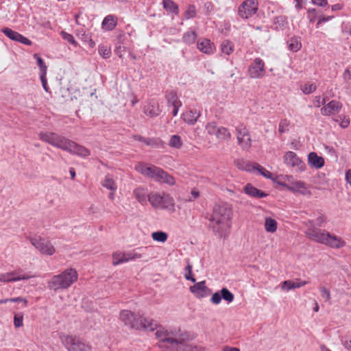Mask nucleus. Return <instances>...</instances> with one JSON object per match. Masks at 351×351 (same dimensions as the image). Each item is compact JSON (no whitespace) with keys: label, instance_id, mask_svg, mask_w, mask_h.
<instances>
[{"label":"nucleus","instance_id":"1","mask_svg":"<svg viewBox=\"0 0 351 351\" xmlns=\"http://www.w3.org/2000/svg\"><path fill=\"white\" fill-rule=\"evenodd\" d=\"M39 138L51 145L80 157H86L90 154L85 147L55 132L45 131L38 134Z\"/></svg>","mask_w":351,"mask_h":351},{"label":"nucleus","instance_id":"2","mask_svg":"<svg viewBox=\"0 0 351 351\" xmlns=\"http://www.w3.org/2000/svg\"><path fill=\"white\" fill-rule=\"evenodd\" d=\"M304 225L306 228L305 234L310 240L336 249L346 245V242L341 237L318 228L314 220H308Z\"/></svg>","mask_w":351,"mask_h":351},{"label":"nucleus","instance_id":"3","mask_svg":"<svg viewBox=\"0 0 351 351\" xmlns=\"http://www.w3.org/2000/svg\"><path fill=\"white\" fill-rule=\"evenodd\" d=\"M156 337L160 340L159 346L170 349L172 351H205L202 346L190 344L182 338H176L162 328L156 330Z\"/></svg>","mask_w":351,"mask_h":351},{"label":"nucleus","instance_id":"4","mask_svg":"<svg viewBox=\"0 0 351 351\" xmlns=\"http://www.w3.org/2000/svg\"><path fill=\"white\" fill-rule=\"evenodd\" d=\"M231 208L226 205H215L210 224L213 232L221 237H226L231 226Z\"/></svg>","mask_w":351,"mask_h":351},{"label":"nucleus","instance_id":"5","mask_svg":"<svg viewBox=\"0 0 351 351\" xmlns=\"http://www.w3.org/2000/svg\"><path fill=\"white\" fill-rule=\"evenodd\" d=\"M119 318L125 326L137 330L154 331L160 328L156 321L136 315L128 310L121 311Z\"/></svg>","mask_w":351,"mask_h":351},{"label":"nucleus","instance_id":"6","mask_svg":"<svg viewBox=\"0 0 351 351\" xmlns=\"http://www.w3.org/2000/svg\"><path fill=\"white\" fill-rule=\"evenodd\" d=\"M77 277L75 269H66L60 274L52 276L47 282V287L54 291L66 289L77 281Z\"/></svg>","mask_w":351,"mask_h":351},{"label":"nucleus","instance_id":"7","mask_svg":"<svg viewBox=\"0 0 351 351\" xmlns=\"http://www.w3.org/2000/svg\"><path fill=\"white\" fill-rule=\"evenodd\" d=\"M148 201L154 208L175 210V202L172 197L165 193L152 192L148 195Z\"/></svg>","mask_w":351,"mask_h":351},{"label":"nucleus","instance_id":"8","mask_svg":"<svg viewBox=\"0 0 351 351\" xmlns=\"http://www.w3.org/2000/svg\"><path fill=\"white\" fill-rule=\"evenodd\" d=\"M61 340L68 351H92L91 347L77 337L64 335Z\"/></svg>","mask_w":351,"mask_h":351},{"label":"nucleus","instance_id":"9","mask_svg":"<svg viewBox=\"0 0 351 351\" xmlns=\"http://www.w3.org/2000/svg\"><path fill=\"white\" fill-rule=\"evenodd\" d=\"M235 132L238 145L243 151H249L252 141L249 130L245 125L241 123L235 127Z\"/></svg>","mask_w":351,"mask_h":351},{"label":"nucleus","instance_id":"10","mask_svg":"<svg viewBox=\"0 0 351 351\" xmlns=\"http://www.w3.org/2000/svg\"><path fill=\"white\" fill-rule=\"evenodd\" d=\"M206 131L208 134L215 135L221 141H228L232 138V134L227 128L217 127V123L214 121L206 124Z\"/></svg>","mask_w":351,"mask_h":351},{"label":"nucleus","instance_id":"11","mask_svg":"<svg viewBox=\"0 0 351 351\" xmlns=\"http://www.w3.org/2000/svg\"><path fill=\"white\" fill-rule=\"evenodd\" d=\"M258 9L257 0H245L239 7L238 15L243 19H247L254 15Z\"/></svg>","mask_w":351,"mask_h":351},{"label":"nucleus","instance_id":"12","mask_svg":"<svg viewBox=\"0 0 351 351\" xmlns=\"http://www.w3.org/2000/svg\"><path fill=\"white\" fill-rule=\"evenodd\" d=\"M29 241L32 245L43 254L51 256L56 252L55 247L50 241L40 237L30 238Z\"/></svg>","mask_w":351,"mask_h":351},{"label":"nucleus","instance_id":"13","mask_svg":"<svg viewBox=\"0 0 351 351\" xmlns=\"http://www.w3.org/2000/svg\"><path fill=\"white\" fill-rule=\"evenodd\" d=\"M135 169L144 176L156 181L157 177L160 176L159 173H160L162 169L155 165H149L145 163L140 162L135 166Z\"/></svg>","mask_w":351,"mask_h":351},{"label":"nucleus","instance_id":"14","mask_svg":"<svg viewBox=\"0 0 351 351\" xmlns=\"http://www.w3.org/2000/svg\"><path fill=\"white\" fill-rule=\"evenodd\" d=\"M284 162L287 166L296 168L300 172H302L306 169L305 163L293 152L289 151L285 153Z\"/></svg>","mask_w":351,"mask_h":351},{"label":"nucleus","instance_id":"15","mask_svg":"<svg viewBox=\"0 0 351 351\" xmlns=\"http://www.w3.org/2000/svg\"><path fill=\"white\" fill-rule=\"evenodd\" d=\"M265 73L264 62L260 58H256L249 66V75L252 78H261L264 76Z\"/></svg>","mask_w":351,"mask_h":351},{"label":"nucleus","instance_id":"16","mask_svg":"<svg viewBox=\"0 0 351 351\" xmlns=\"http://www.w3.org/2000/svg\"><path fill=\"white\" fill-rule=\"evenodd\" d=\"M35 276L29 274H21L20 271H12L10 272L0 274V282L8 283L12 282H16L23 280H27Z\"/></svg>","mask_w":351,"mask_h":351},{"label":"nucleus","instance_id":"17","mask_svg":"<svg viewBox=\"0 0 351 351\" xmlns=\"http://www.w3.org/2000/svg\"><path fill=\"white\" fill-rule=\"evenodd\" d=\"M342 108L341 102L332 100L321 108V114L324 116H330L337 114Z\"/></svg>","mask_w":351,"mask_h":351},{"label":"nucleus","instance_id":"18","mask_svg":"<svg viewBox=\"0 0 351 351\" xmlns=\"http://www.w3.org/2000/svg\"><path fill=\"white\" fill-rule=\"evenodd\" d=\"M190 291L198 298H204L210 294L211 290L206 286L204 280L199 282L190 287Z\"/></svg>","mask_w":351,"mask_h":351},{"label":"nucleus","instance_id":"19","mask_svg":"<svg viewBox=\"0 0 351 351\" xmlns=\"http://www.w3.org/2000/svg\"><path fill=\"white\" fill-rule=\"evenodd\" d=\"M197 47L202 53L211 55L215 51V46L213 43L208 38H200L197 42Z\"/></svg>","mask_w":351,"mask_h":351},{"label":"nucleus","instance_id":"20","mask_svg":"<svg viewBox=\"0 0 351 351\" xmlns=\"http://www.w3.org/2000/svg\"><path fill=\"white\" fill-rule=\"evenodd\" d=\"M143 112L150 117H155L160 114L161 110L158 103L154 99H151L144 106Z\"/></svg>","mask_w":351,"mask_h":351},{"label":"nucleus","instance_id":"21","mask_svg":"<svg viewBox=\"0 0 351 351\" xmlns=\"http://www.w3.org/2000/svg\"><path fill=\"white\" fill-rule=\"evenodd\" d=\"M200 115L201 113L199 111L197 110H190L184 112L182 114V118L183 121L188 124L194 125L197 122Z\"/></svg>","mask_w":351,"mask_h":351},{"label":"nucleus","instance_id":"22","mask_svg":"<svg viewBox=\"0 0 351 351\" xmlns=\"http://www.w3.org/2000/svg\"><path fill=\"white\" fill-rule=\"evenodd\" d=\"M308 165L315 169H320L324 165V159L319 156L315 152H311L308 155Z\"/></svg>","mask_w":351,"mask_h":351},{"label":"nucleus","instance_id":"23","mask_svg":"<svg viewBox=\"0 0 351 351\" xmlns=\"http://www.w3.org/2000/svg\"><path fill=\"white\" fill-rule=\"evenodd\" d=\"M132 138H133V139H134L136 141L143 142L146 145H148V146H150V147H154V148L160 147L162 145V141L160 140L159 138H145V137L141 136L138 134L134 135L132 136Z\"/></svg>","mask_w":351,"mask_h":351},{"label":"nucleus","instance_id":"24","mask_svg":"<svg viewBox=\"0 0 351 351\" xmlns=\"http://www.w3.org/2000/svg\"><path fill=\"white\" fill-rule=\"evenodd\" d=\"M243 191L247 195L253 197L262 198L267 196V193L253 186L251 184H246Z\"/></svg>","mask_w":351,"mask_h":351},{"label":"nucleus","instance_id":"25","mask_svg":"<svg viewBox=\"0 0 351 351\" xmlns=\"http://www.w3.org/2000/svg\"><path fill=\"white\" fill-rule=\"evenodd\" d=\"M133 194L141 204L145 205L147 204L149 194L146 189L143 187H138L134 190Z\"/></svg>","mask_w":351,"mask_h":351},{"label":"nucleus","instance_id":"26","mask_svg":"<svg viewBox=\"0 0 351 351\" xmlns=\"http://www.w3.org/2000/svg\"><path fill=\"white\" fill-rule=\"evenodd\" d=\"M117 24V17L110 14L106 16L101 23L102 28L107 31H111L114 29Z\"/></svg>","mask_w":351,"mask_h":351},{"label":"nucleus","instance_id":"27","mask_svg":"<svg viewBox=\"0 0 351 351\" xmlns=\"http://www.w3.org/2000/svg\"><path fill=\"white\" fill-rule=\"evenodd\" d=\"M308 283V281L297 280V281L285 280L282 282L281 288L284 290L289 291L293 289L300 288Z\"/></svg>","mask_w":351,"mask_h":351},{"label":"nucleus","instance_id":"28","mask_svg":"<svg viewBox=\"0 0 351 351\" xmlns=\"http://www.w3.org/2000/svg\"><path fill=\"white\" fill-rule=\"evenodd\" d=\"M142 248L139 247L128 252H123L124 260H119L118 263H127L130 261H134L142 258V254L138 252Z\"/></svg>","mask_w":351,"mask_h":351},{"label":"nucleus","instance_id":"29","mask_svg":"<svg viewBox=\"0 0 351 351\" xmlns=\"http://www.w3.org/2000/svg\"><path fill=\"white\" fill-rule=\"evenodd\" d=\"M159 176L157 177L156 182L160 183H165L169 185H174L176 183L174 178L169 174L167 172L165 171L163 169L160 170V173H159Z\"/></svg>","mask_w":351,"mask_h":351},{"label":"nucleus","instance_id":"30","mask_svg":"<svg viewBox=\"0 0 351 351\" xmlns=\"http://www.w3.org/2000/svg\"><path fill=\"white\" fill-rule=\"evenodd\" d=\"M166 99L168 106H182V103L177 96V93L174 90L166 92Z\"/></svg>","mask_w":351,"mask_h":351},{"label":"nucleus","instance_id":"31","mask_svg":"<svg viewBox=\"0 0 351 351\" xmlns=\"http://www.w3.org/2000/svg\"><path fill=\"white\" fill-rule=\"evenodd\" d=\"M287 189L290 191L299 192L302 195H306L307 193L305 183L302 181H295L292 182L291 185L287 186Z\"/></svg>","mask_w":351,"mask_h":351},{"label":"nucleus","instance_id":"32","mask_svg":"<svg viewBox=\"0 0 351 351\" xmlns=\"http://www.w3.org/2000/svg\"><path fill=\"white\" fill-rule=\"evenodd\" d=\"M197 34L195 30L189 29L184 32L182 36V42L186 45H192L195 43L197 39Z\"/></svg>","mask_w":351,"mask_h":351},{"label":"nucleus","instance_id":"33","mask_svg":"<svg viewBox=\"0 0 351 351\" xmlns=\"http://www.w3.org/2000/svg\"><path fill=\"white\" fill-rule=\"evenodd\" d=\"M162 5L164 9H165L167 12L173 13L176 15L178 14V7L172 0H163Z\"/></svg>","mask_w":351,"mask_h":351},{"label":"nucleus","instance_id":"34","mask_svg":"<svg viewBox=\"0 0 351 351\" xmlns=\"http://www.w3.org/2000/svg\"><path fill=\"white\" fill-rule=\"evenodd\" d=\"M101 184L104 187L110 190L111 191H114L117 189V186L114 183V181L112 177L109 174L105 176V178L103 180Z\"/></svg>","mask_w":351,"mask_h":351},{"label":"nucleus","instance_id":"35","mask_svg":"<svg viewBox=\"0 0 351 351\" xmlns=\"http://www.w3.org/2000/svg\"><path fill=\"white\" fill-rule=\"evenodd\" d=\"M265 229L268 232H274L277 229V222L271 217H267L265 221Z\"/></svg>","mask_w":351,"mask_h":351},{"label":"nucleus","instance_id":"36","mask_svg":"<svg viewBox=\"0 0 351 351\" xmlns=\"http://www.w3.org/2000/svg\"><path fill=\"white\" fill-rule=\"evenodd\" d=\"M221 51L226 55L231 54L234 51L233 43L229 40H223L221 45Z\"/></svg>","mask_w":351,"mask_h":351},{"label":"nucleus","instance_id":"37","mask_svg":"<svg viewBox=\"0 0 351 351\" xmlns=\"http://www.w3.org/2000/svg\"><path fill=\"white\" fill-rule=\"evenodd\" d=\"M289 43V49L290 51L296 52L301 49L302 44L298 38L293 37L291 38L288 42Z\"/></svg>","mask_w":351,"mask_h":351},{"label":"nucleus","instance_id":"38","mask_svg":"<svg viewBox=\"0 0 351 351\" xmlns=\"http://www.w3.org/2000/svg\"><path fill=\"white\" fill-rule=\"evenodd\" d=\"M243 169L247 171H252L256 170L260 174L263 176V173H265L266 169L263 168L262 166L258 164H246L245 167H243Z\"/></svg>","mask_w":351,"mask_h":351},{"label":"nucleus","instance_id":"39","mask_svg":"<svg viewBox=\"0 0 351 351\" xmlns=\"http://www.w3.org/2000/svg\"><path fill=\"white\" fill-rule=\"evenodd\" d=\"M220 292L221 295V299H223L228 303H231L232 302H233L234 299V294L232 292H230L227 288H222Z\"/></svg>","mask_w":351,"mask_h":351},{"label":"nucleus","instance_id":"40","mask_svg":"<svg viewBox=\"0 0 351 351\" xmlns=\"http://www.w3.org/2000/svg\"><path fill=\"white\" fill-rule=\"evenodd\" d=\"M152 237L156 241L164 243L167 241L168 235L165 232L157 231L152 233Z\"/></svg>","mask_w":351,"mask_h":351},{"label":"nucleus","instance_id":"41","mask_svg":"<svg viewBox=\"0 0 351 351\" xmlns=\"http://www.w3.org/2000/svg\"><path fill=\"white\" fill-rule=\"evenodd\" d=\"M34 58L40 68V73H47V66L45 65L43 58L38 53L34 54Z\"/></svg>","mask_w":351,"mask_h":351},{"label":"nucleus","instance_id":"42","mask_svg":"<svg viewBox=\"0 0 351 351\" xmlns=\"http://www.w3.org/2000/svg\"><path fill=\"white\" fill-rule=\"evenodd\" d=\"M169 145L174 148L181 147L182 143L180 136L178 135H173L170 138Z\"/></svg>","mask_w":351,"mask_h":351},{"label":"nucleus","instance_id":"43","mask_svg":"<svg viewBox=\"0 0 351 351\" xmlns=\"http://www.w3.org/2000/svg\"><path fill=\"white\" fill-rule=\"evenodd\" d=\"M98 51H99V53L104 58H108L111 55V50L107 46H104V45L99 46Z\"/></svg>","mask_w":351,"mask_h":351},{"label":"nucleus","instance_id":"44","mask_svg":"<svg viewBox=\"0 0 351 351\" xmlns=\"http://www.w3.org/2000/svg\"><path fill=\"white\" fill-rule=\"evenodd\" d=\"M196 16V9L195 5H189L184 13L186 19L194 18Z\"/></svg>","mask_w":351,"mask_h":351},{"label":"nucleus","instance_id":"45","mask_svg":"<svg viewBox=\"0 0 351 351\" xmlns=\"http://www.w3.org/2000/svg\"><path fill=\"white\" fill-rule=\"evenodd\" d=\"M62 38L66 41H68L69 43L74 46H77V43L75 41L74 37L71 34H69L66 32L62 31L60 33Z\"/></svg>","mask_w":351,"mask_h":351},{"label":"nucleus","instance_id":"46","mask_svg":"<svg viewBox=\"0 0 351 351\" xmlns=\"http://www.w3.org/2000/svg\"><path fill=\"white\" fill-rule=\"evenodd\" d=\"M14 325L19 328L23 325V315L22 313H16L14 317Z\"/></svg>","mask_w":351,"mask_h":351},{"label":"nucleus","instance_id":"47","mask_svg":"<svg viewBox=\"0 0 351 351\" xmlns=\"http://www.w3.org/2000/svg\"><path fill=\"white\" fill-rule=\"evenodd\" d=\"M317 88V86L315 84H304L302 88V92L306 94V95H308L310 93H312L313 92L315 91Z\"/></svg>","mask_w":351,"mask_h":351},{"label":"nucleus","instance_id":"48","mask_svg":"<svg viewBox=\"0 0 351 351\" xmlns=\"http://www.w3.org/2000/svg\"><path fill=\"white\" fill-rule=\"evenodd\" d=\"M327 217L322 213H319V215L314 220L317 228L323 226L324 223L326 222Z\"/></svg>","mask_w":351,"mask_h":351},{"label":"nucleus","instance_id":"49","mask_svg":"<svg viewBox=\"0 0 351 351\" xmlns=\"http://www.w3.org/2000/svg\"><path fill=\"white\" fill-rule=\"evenodd\" d=\"M289 124L290 123L287 119H285L281 120L280 122L279 123V132L280 134H283L285 132H287L288 130V127L289 126Z\"/></svg>","mask_w":351,"mask_h":351},{"label":"nucleus","instance_id":"50","mask_svg":"<svg viewBox=\"0 0 351 351\" xmlns=\"http://www.w3.org/2000/svg\"><path fill=\"white\" fill-rule=\"evenodd\" d=\"M319 291H320L322 297L325 299V301L330 302V298H331L330 291L328 289H326L325 287H320Z\"/></svg>","mask_w":351,"mask_h":351},{"label":"nucleus","instance_id":"51","mask_svg":"<svg viewBox=\"0 0 351 351\" xmlns=\"http://www.w3.org/2000/svg\"><path fill=\"white\" fill-rule=\"evenodd\" d=\"M112 258H113V262H112L113 265H118L122 264L123 263H118V261L124 260L123 252L114 253L112 255Z\"/></svg>","mask_w":351,"mask_h":351},{"label":"nucleus","instance_id":"52","mask_svg":"<svg viewBox=\"0 0 351 351\" xmlns=\"http://www.w3.org/2000/svg\"><path fill=\"white\" fill-rule=\"evenodd\" d=\"M1 32L8 36L10 40H12L14 37L18 33L17 32H15L12 30V29L9 27H4L1 29Z\"/></svg>","mask_w":351,"mask_h":351},{"label":"nucleus","instance_id":"53","mask_svg":"<svg viewBox=\"0 0 351 351\" xmlns=\"http://www.w3.org/2000/svg\"><path fill=\"white\" fill-rule=\"evenodd\" d=\"M77 34L78 37L84 41H88V40L92 41V40L90 39L88 34H87L86 33V32L84 30V29H82V28L77 30Z\"/></svg>","mask_w":351,"mask_h":351},{"label":"nucleus","instance_id":"54","mask_svg":"<svg viewBox=\"0 0 351 351\" xmlns=\"http://www.w3.org/2000/svg\"><path fill=\"white\" fill-rule=\"evenodd\" d=\"M210 301L213 304H219L221 301V292H215L213 294Z\"/></svg>","mask_w":351,"mask_h":351},{"label":"nucleus","instance_id":"55","mask_svg":"<svg viewBox=\"0 0 351 351\" xmlns=\"http://www.w3.org/2000/svg\"><path fill=\"white\" fill-rule=\"evenodd\" d=\"M16 42L22 43V44L27 45V46L32 45V42L29 39L25 37L24 36H23L21 34H19V36H18V38L16 40Z\"/></svg>","mask_w":351,"mask_h":351},{"label":"nucleus","instance_id":"56","mask_svg":"<svg viewBox=\"0 0 351 351\" xmlns=\"http://www.w3.org/2000/svg\"><path fill=\"white\" fill-rule=\"evenodd\" d=\"M47 73H40V78L42 82V85L45 90L48 93L49 92V88L47 86V80L46 77Z\"/></svg>","mask_w":351,"mask_h":351},{"label":"nucleus","instance_id":"57","mask_svg":"<svg viewBox=\"0 0 351 351\" xmlns=\"http://www.w3.org/2000/svg\"><path fill=\"white\" fill-rule=\"evenodd\" d=\"M343 77L346 83L350 84V82H351V66L346 69V71L343 73Z\"/></svg>","mask_w":351,"mask_h":351},{"label":"nucleus","instance_id":"58","mask_svg":"<svg viewBox=\"0 0 351 351\" xmlns=\"http://www.w3.org/2000/svg\"><path fill=\"white\" fill-rule=\"evenodd\" d=\"M9 301L11 302H21L23 306H26L28 302L27 299L21 297L9 298Z\"/></svg>","mask_w":351,"mask_h":351},{"label":"nucleus","instance_id":"59","mask_svg":"<svg viewBox=\"0 0 351 351\" xmlns=\"http://www.w3.org/2000/svg\"><path fill=\"white\" fill-rule=\"evenodd\" d=\"M333 17H334L333 16H324V15L319 16L318 22L317 23V27H319V26L321 23L327 22V21L331 20Z\"/></svg>","mask_w":351,"mask_h":351},{"label":"nucleus","instance_id":"60","mask_svg":"<svg viewBox=\"0 0 351 351\" xmlns=\"http://www.w3.org/2000/svg\"><path fill=\"white\" fill-rule=\"evenodd\" d=\"M341 341L342 345L347 350L351 351V339L349 340L345 337H342Z\"/></svg>","mask_w":351,"mask_h":351},{"label":"nucleus","instance_id":"61","mask_svg":"<svg viewBox=\"0 0 351 351\" xmlns=\"http://www.w3.org/2000/svg\"><path fill=\"white\" fill-rule=\"evenodd\" d=\"M314 5H317L320 7H325L328 5V0H311Z\"/></svg>","mask_w":351,"mask_h":351},{"label":"nucleus","instance_id":"62","mask_svg":"<svg viewBox=\"0 0 351 351\" xmlns=\"http://www.w3.org/2000/svg\"><path fill=\"white\" fill-rule=\"evenodd\" d=\"M191 197H189V201H193L199 196V192L197 189H194L191 191Z\"/></svg>","mask_w":351,"mask_h":351},{"label":"nucleus","instance_id":"63","mask_svg":"<svg viewBox=\"0 0 351 351\" xmlns=\"http://www.w3.org/2000/svg\"><path fill=\"white\" fill-rule=\"evenodd\" d=\"M350 124V119L349 118H344L341 123H340V126L342 128H346L348 127Z\"/></svg>","mask_w":351,"mask_h":351},{"label":"nucleus","instance_id":"64","mask_svg":"<svg viewBox=\"0 0 351 351\" xmlns=\"http://www.w3.org/2000/svg\"><path fill=\"white\" fill-rule=\"evenodd\" d=\"M346 180L351 186V169H348L346 172Z\"/></svg>","mask_w":351,"mask_h":351}]
</instances>
